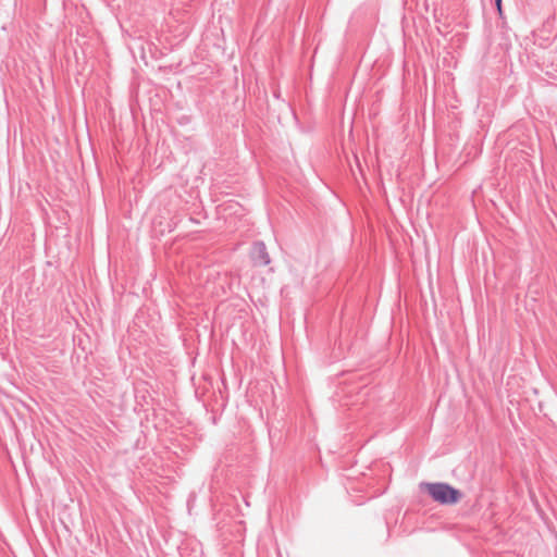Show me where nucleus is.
I'll list each match as a JSON object with an SVG mask.
<instances>
[{"label": "nucleus", "mask_w": 557, "mask_h": 557, "mask_svg": "<svg viewBox=\"0 0 557 557\" xmlns=\"http://www.w3.org/2000/svg\"><path fill=\"white\" fill-rule=\"evenodd\" d=\"M426 487L429 495L442 505L457 504L462 497L459 490L447 483H428Z\"/></svg>", "instance_id": "1"}, {"label": "nucleus", "mask_w": 557, "mask_h": 557, "mask_svg": "<svg viewBox=\"0 0 557 557\" xmlns=\"http://www.w3.org/2000/svg\"><path fill=\"white\" fill-rule=\"evenodd\" d=\"M495 3H496V8H497V11H498L499 16H503V5H502V0H495Z\"/></svg>", "instance_id": "2"}, {"label": "nucleus", "mask_w": 557, "mask_h": 557, "mask_svg": "<svg viewBox=\"0 0 557 557\" xmlns=\"http://www.w3.org/2000/svg\"><path fill=\"white\" fill-rule=\"evenodd\" d=\"M270 262L269 258L265 256L264 263L268 264Z\"/></svg>", "instance_id": "3"}]
</instances>
